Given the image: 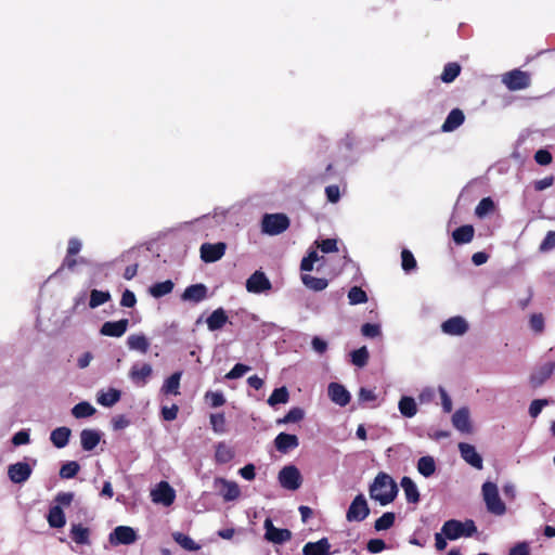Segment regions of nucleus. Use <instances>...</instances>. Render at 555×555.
<instances>
[{"mask_svg":"<svg viewBox=\"0 0 555 555\" xmlns=\"http://www.w3.org/2000/svg\"><path fill=\"white\" fill-rule=\"evenodd\" d=\"M111 300L108 292L92 289L90 294L89 307L91 309L98 308Z\"/></svg>","mask_w":555,"mask_h":555,"instance_id":"43","label":"nucleus"},{"mask_svg":"<svg viewBox=\"0 0 555 555\" xmlns=\"http://www.w3.org/2000/svg\"><path fill=\"white\" fill-rule=\"evenodd\" d=\"M555 248V231H548L540 245V250L547 251Z\"/></svg>","mask_w":555,"mask_h":555,"instance_id":"62","label":"nucleus"},{"mask_svg":"<svg viewBox=\"0 0 555 555\" xmlns=\"http://www.w3.org/2000/svg\"><path fill=\"white\" fill-rule=\"evenodd\" d=\"M401 266L405 272H411L416 269V260L409 249H403L401 251Z\"/></svg>","mask_w":555,"mask_h":555,"instance_id":"53","label":"nucleus"},{"mask_svg":"<svg viewBox=\"0 0 555 555\" xmlns=\"http://www.w3.org/2000/svg\"><path fill=\"white\" fill-rule=\"evenodd\" d=\"M250 367L248 365L237 363L225 375L228 379H236L246 374Z\"/></svg>","mask_w":555,"mask_h":555,"instance_id":"57","label":"nucleus"},{"mask_svg":"<svg viewBox=\"0 0 555 555\" xmlns=\"http://www.w3.org/2000/svg\"><path fill=\"white\" fill-rule=\"evenodd\" d=\"M266 539L275 544H282L292 538V532L288 529H280L273 526L271 519L264 520Z\"/></svg>","mask_w":555,"mask_h":555,"instance_id":"16","label":"nucleus"},{"mask_svg":"<svg viewBox=\"0 0 555 555\" xmlns=\"http://www.w3.org/2000/svg\"><path fill=\"white\" fill-rule=\"evenodd\" d=\"M464 113L459 108H454L447 116L443 125L441 126V130L443 132L454 131L464 122Z\"/></svg>","mask_w":555,"mask_h":555,"instance_id":"27","label":"nucleus"},{"mask_svg":"<svg viewBox=\"0 0 555 555\" xmlns=\"http://www.w3.org/2000/svg\"><path fill=\"white\" fill-rule=\"evenodd\" d=\"M363 336L374 338L380 335V326L378 324L365 323L361 327Z\"/></svg>","mask_w":555,"mask_h":555,"instance_id":"59","label":"nucleus"},{"mask_svg":"<svg viewBox=\"0 0 555 555\" xmlns=\"http://www.w3.org/2000/svg\"><path fill=\"white\" fill-rule=\"evenodd\" d=\"M552 155L548 151L546 150H539L535 152L534 154V160L541 165V166H546V165H550L552 163Z\"/></svg>","mask_w":555,"mask_h":555,"instance_id":"61","label":"nucleus"},{"mask_svg":"<svg viewBox=\"0 0 555 555\" xmlns=\"http://www.w3.org/2000/svg\"><path fill=\"white\" fill-rule=\"evenodd\" d=\"M301 282L307 288L314 292H321L328 285V281L326 279L315 278L310 274H302Z\"/></svg>","mask_w":555,"mask_h":555,"instance_id":"36","label":"nucleus"},{"mask_svg":"<svg viewBox=\"0 0 555 555\" xmlns=\"http://www.w3.org/2000/svg\"><path fill=\"white\" fill-rule=\"evenodd\" d=\"M205 399L212 408H219L225 403V398L220 391H208L205 395Z\"/></svg>","mask_w":555,"mask_h":555,"instance_id":"55","label":"nucleus"},{"mask_svg":"<svg viewBox=\"0 0 555 555\" xmlns=\"http://www.w3.org/2000/svg\"><path fill=\"white\" fill-rule=\"evenodd\" d=\"M452 425L461 433H469L472 429L469 411L467 408H461L452 415Z\"/></svg>","mask_w":555,"mask_h":555,"instance_id":"22","label":"nucleus"},{"mask_svg":"<svg viewBox=\"0 0 555 555\" xmlns=\"http://www.w3.org/2000/svg\"><path fill=\"white\" fill-rule=\"evenodd\" d=\"M234 457L233 449L224 442L216 446L215 460L219 464L229 463Z\"/></svg>","mask_w":555,"mask_h":555,"instance_id":"39","label":"nucleus"},{"mask_svg":"<svg viewBox=\"0 0 555 555\" xmlns=\"http://www.w3.org/2000/svg\"><path fill=\"white\" fill-rule=\"evenodd\" d=\"M370 514V508L366 502V499L363 494H358L353 501L351 502L346 518L348 521H362Z\"/></svg>","mask_w":555,"mask_h":555,"instance_id":"9","label":"nucleus"},{"mask_svg":"<svg viewBox=\"0 0 555 555\" xmlns=\"http://www.w3.org/2000/svg\"><path fill=\"white\" fill-rule=\"evenodd\" d=\"M459 450H460L462 459L466 463H468L469 465H472L473 467H475L477 469L482 468V457L477 452L476 448L473 444L466 443V442H461V443H459Z\"/></svg>","mask_w":555,"mask_h":555,"instance_id":"19","label":"nucleus"},{"mask_svg":"<svg viewBox=\"0 0 555 555\" xmlns=\"http://www.w3.org/2000/svg\"><path fill=\"white\" fill-rule=\"evenodd\" d=\"M305 417V411L301 408H292L282 418L276 420L278 425L297 423Z\"/></svg>","mask_w":555,"mask_h":555,"instance_id":"44","label":"nucleus"},{"mask_svg":"<svg viewBox=\"0 0 555 555\" xmlns=\"http://www.w3.org/2000/svg\"><path fill=\"white\" fill-rule=\"evenodd\" d=\"M475 230L473 225L466 224L455 229L452 233L453 241L461 245L472 242Z\"/></svg>","mask_w":555,"mask_h":555,"instance_id":"33","label":"nucleus"},{"mask_svg":"<svg viewBox=\"0 0 555 555\" xmlns=\"http://www.w3.org/2000/svg\"><path fill=\"white\" fill-rule=\"evenodd\" d=\"M101 436L98 430L83 429L80 433V443L85 451L93 450L100 442Z\"/></svg>","mask_w":555,"mask_h":555,"instance_id":"30","label":"nucleus"},{"mask_svg":"<svg viewBox=\"0 0 555 555\" xmlns=\"http://www.w3.org/2000/svg\"><path fill=\"white\" fill-rule=\"evenodd\" d=\"M153 374V367L149 363H134L129 371V378L138 386L143 387L147 384Z\"/></svg>","mask_w":555,"mask_h":555,"instance_id":"12","label":"nucleus"},{"mask_svg":"<svg viewBox=\"0 0 555 555\" xmlns=\"http://www.w3.org/2000/svg\"><path fill=\"white\" fill-rule=\"evenodd\" d=\"M129 320L107 321L100 328V334L108 337H121L128 330Z\"/></svg>","mask_w":555,"mask_h":555,"instance_id":"17","label":"nucleus"},{"mask_svg":"<svg viewBox=\"0 0 555 555\" xmlns=\"http://www.w3.org/2000/svg\"><path fill=\"white\" fill-rule=\"evenodd\" d=\"M330 399L339 406H346L350 402L349 391L338 383H331L328 385Z\"/></svg>","mask_w":555,"mask_h":555,"instance_id":"20","label":"nucleus"},{"mask_svg":"<svg viewBox=\"0 0 555 555\" xmlns=\"http://www.w3.org/2000/svg\"><path fill=\"white\" fill-rule=\"evenodd\" d=\"M529 324L531 330L541 334L544 331V318L541 313H533L529 319Z\"/></svg>","mask_w":555,"mask_h":555,"instance_id":"56","label":"nucleus"},{"mask_svg":"<svg viewBox=\"0 0 555 555\" xmlns=\"http://www.w3.org/2000/svg\"><path fill=\"white\" fill-rule=\"evenodd\" d=\"M48 522L52 528H62L66 524V518L61 506L55 505L49 509Z\"/></svg>","mask_w":555,"mask_h":555,"instance_id":"35","label":"nucleus"},{"mask_svg":"<svg viewBox=\"0 0 555 555\" xmlns=\"http://www.w3.org/2000/svg\"><path fill=\"white\" fill-rule=\"evenodd\" d=\"M172 538L182 548L186 551L195 552L201 548L198 543L182 532H173Z\"/></svg>","mask_w":555,"mask_h":555,"instance_id":"40","label":"nucleus"},{"mask_svg":"<svg viewBox=\"0 0 555 555\" xmlns=\"http://www.w3.org/2000/svg\"><path fill=\"white\" fill-rule=\"evenodd\" d=\"M289 227V219L284 214H266L261 221V232L268 235H279Z\"/></svg>","mask_w":555,"mask_h":555,"instance_id":"4","label":"nucleus"},{"mask_svg":"<svg viewBox=\"0 0 555 555\" xmlns=\"http://www.w3.org/2000/svg\"><path fill=\"white\" fill-rule=\"evenodd\" d=\"M555 370V362H548L543 365L537 374L532 375L531 380L534 385H541L545 379H547Z\"/></svg>","mask_w":555,"mask_h":555,"instance_id":"45","label":"nucleus"},{"mask_svg":"<svg viewBox=\"0 0 555 555\" xmlns=\"http://www.w3.org/2000/svg\"><path fill=\"white\" fill-rule=\"evenodd\" d=\"M94 413H95V409L93 408V405H91L87 401L79 402L76 405H74V408L72 409V414L76 418L90 417Z\"/></svg>","mask_w":555,"mask_h":555,"instance_id":"42","label":"nucleus"},{"mask_svg":"<svg viewBox=\"0 0 555 555\" xmlns=\"http://www.w3.org/2000/svg\"><path fill=\"white\" fill-rule=\"evenodd\" d=\"M416 467L417 472L425 478L431 477L437 468L436 461L430 455L420 457Z\"/></svg>","mask_w":555,"mask_h":555,"instance_id":"31","label":"nucleus"},{"mask_svg":"<svg viewBox=\"0 0 555 555\" xmlns=\"http://www.w3.org/2000/svg\"><path fill=\"white\" fill-rule=\"evenodd\" d=\"M90 531L87 527L80 524H75L70 528V537L77 544H89L90 543Z\"/></svg>","mask_w":555,"mask_h":555,"instance_id":"37","label":"nucleus"},{"mask_svg":"<svg viewBox=\"0 0 555 555\" xmlns=\"http://www.w3.org/2000/svg\"><path fill=\"white\" fill-rule=\"evenodd\" d=\"M210 425L212 430L217 434H222L225 430V417L222 413L210 415Z\"/></svg>","mask_w":555,"mask_h":555,"instance_id":"54","label":"nucleus"},{"mask_svg":"<svg viewBox=\"0 0 555 555\" xmlns=\"http://www.w3.org/2000/svg\"><path fill=\"white\" fill-rule=\"evenodd\" d=\"M366 547L370 553L376 554L386 548V543L382 539H371Z\"/></svg>","mask_w":555,"mask_h":555,"instance_id":"64","label":"nucleus"},{"mask_svg":"<svg viewBox=\"0 0 555 555\" xmlns=\"http://www.w3.org/2000/svg\"><path fill=\"white\" fill-rule=\"evenodd\" d=\"M398 409L404 417L409 418L415 416L417 413V405L414 398L408 396H403L400 399L398 403Z\"/></svg>","mask_w":555,"mask_h":555,"instance_id":"34","label":"nucleus"},{"mask_svg":"<svg viewBox=\"0 0 555 555\" xmlns=\"http://www.w3.org/2000/svg\"><path fill=\"white\" fill-rule=\"evenodd\" d=\"M401 488L404 492L405 500L409 503L416 504L420 502V491L416 483L410 478L404 476L400 481Z\"/></svg>","mask_w":555,"mask_h":555,"instance_id":"28","label":"nucleus"},{"mask_svg":"<svg viewBox=\"0 0 555 555\" xmlns=\"http://www.w3.org/2000/svg\"><path fill=\"white\" fill-rule=\"evenodd\" d=\"M108 540L114 546L130 545L138 540V534L132 527L118 526L109 533Z\"/></svg>","mask_w":555,"mask_h":555,"instance_id":"8","label":"nucleus"},{"mask_svg":"<svg viewBox=\"0 0 555 555\" xmlns=\"http://www.w3.org/2000/svg\"><path fill=\"white\" fill-rule=\"evenodd\" d=\"M315 243L318 245V248L323 254L335 253L338 250L337 241L334 238H326V240H322L321 242H315Z\"/></svg>","mask_w":555,"mask_h":555,"instance_id":"58","label":"nucleus"},{"mask_svg":"<svg viewBox=\"0 0 555 555\" xmlns=\"http://www.w3.org/2000/svg\"><path fill=\"white\" fill-rule=\"evenodd\" d=\"M151 499L155 504L170 506L175 502L176 491L167 481H160L151 490Z\"/></svg>","mask_w":555,"mask_h":555,"instance_id":"6","label":"nucleus"},{"mask_svg":"<svg viewBox=\"0 0 555 555\" xmlns=\"http://www.w3.org/2000/svg\"><path fill=\"white\" fill-rule=\"evenodd\" d=\"M289 400V392L285 386L276 388L268 398V404L270 406H275L276 404H285Z\"/></svg>","mask_w":555,"mask_h":555,"instance_id":"41","label":"nucleus"},{"mask_svg":"<svg viewBox=\"0 0 555 555\" xmlns=\"http://www.w3.org/2000/svg\"><path fill=\"white\" fill-rule=\"evenodd\" d=\"M137 304V298L133 292L126 289L122 293L121 299H120V306L126 308H132Z\"/></svg>","mask_w":555,"mask_h":555,"instance_id":"63","label":"nucleus"},{"mask_svg":"<svg viewBox=\"0 0 555 555\" xmlns=\"http://www.w3.org/2000/svg\"><path fill=\"white\" fill-rule=\"evenodd\" d=\"M397 493V483L386 473H379L370 487V496L383 506L391 503Z\"/></svg>","mask_w":555,"mask_h":555,"instance_id":"1","label":"nucleus"},{"mask_svg":"<svg viewBox=\"0 0 555 555\" xmlns=\"http://www.w3.org/2000/svg\"><path fill=\"white\" fill-rule=\"evenodd\" d=\"M181 376V372H176L171 374L168 378H166L160 389L162 392L165 395H179Z\"/></svg>","mask_w":555,"mask_h":555,"instance_id":"32","label":"nucleus"},{"mask_svg":"<svg viewBox=\"0 0 555 555\" xmlns=\"http://www.w3.org/2000/svg\"><path fill=\"white\" fill-rule=\"evenodd\" d=\"M121 398V391L116 388H108L107 390H100L96 395V402L105 408H111L116 404Z\"/></svg>","mask_w":555,"mask_h":555,"instance_id":"25","label":"nucleus"},{"mask_svg":"<svg viewBox=\"0 0 555 555\" xmlns=\"http://www.w3.org/2000/svg\"><path fill=\"white\" fill-rule=\"evenodd\" d=\"M173 286L175 285L171 280H166V281L157 282V283L153 284L150 287L149 292L152 297L160 298L163 296L170 294L173 289Z\"/></svg>","mask_w":555,"mask_h":555,"instance_id":"38","label":"nucleus"},{"mask_svg":"<svg viewBox=\"0 0 555 555\" xmlns=\"http://www.w3.org/2000/svg\"><path fill=\"white\" fill-rule=\"evenodd\" d=\"M502 82L511 91L522 90L529 87L530 76L526 72L514 69L503 75Z\"/></svg>","mask_w":555,"mask_h":555,"instance_id":"7","label":"nucleus"},{"mask_svg":"<svg viewBox=\"0 0 555 555\" xmlns=\"http://www.w3.org/2000/svg\"><path fill=\"white\" fill-rule=\"evenodd\" d=\"M70 434L72 431L68 427H57L51 431L50 440L55 448L62 449L68 444Z\"/></svg>","mask_w":555,"mask_h":555,"instance_id":"29","label":"nucleus"},{"mask_svg":"<svg viewBox=\"0 0 555 555\" xmlns=\"http://www.w3.org/2000/svg\"><path fill=\"white\" fill-rule=\"evenodd\" d=\"M80 469V465L76 461H70L62 465L60 476L64 479L74 478Z\"/></svg>","mask_w":555,"mask_h":555,"instance_id":"51","label":"nucleus"},{"mask_svg":"<svg viewBox=\"0 0 555 555\" xmlns=\"http://www.w3.org/2000/svg\"><path fill=\"white\" fill-rule=\"evenodd\" d=\"M325 261V258L319 256L318 251L311 250L306 257L302 258L300 263V269L302 271H311L313 270V266L317 261Z\"/></svg>","mask_w":555,"mask_h":555,"instance_id":"49","label":"nucleus"},{"mask_svg":"<svg viewBox=\"0 0 555 555\" xmlns=\"http://www.w3.org/2000/svg\"><path fill=\"white\" fill-rule=\"evenodd\" d=\"M33 473V466L27 462H17L8 467V476L14 483L26 482Z\"/></svg>","mask_w":555,"mask_h":555,"instance_id":"13","label":"nucleus"},{"mask_svg":"<svg viewBox=\"0 0 555 555\" xmlns=\"http://www.w3.org/2000/svg\"><path fill=\"white\" fill-rule=\"evenodd\" d=\"M278 480L283 489L296 491L301 487L302 476L295 465H286L279 472Z\"/></svg>","mask_w":555,"mask_h":555,"instance_id":"5","label":"nucleus"},{"mask_svg":"<svg viewBox=\"0 0 555 555\" xmlns=\"http://www.w3.org/2000/svg\"><path fill=\"white\" fill-rule=\"evenodd\" d=\"M350 356L352 364L359 367L365 366L369 361V351L366 347H361L357 350H353Z\"/></svg>","mask_w":555,"mask_h":555,"instance_id":"47","label":"nucleus"},{"mask_svg":"<svg viewBox=\"0 0 555 555\" xmlns=\"http://www.w3.org/2000/svg\"><path fill=\"white\" fill-rule=\"evenodd\" d=\"M331 544L326 538H322L317 542H308L304 548V555H331Z\"/></svg>","mask_w":555,"mask_h":555,"instance_id":"23","label":"nucleus"},{"mask_svg":"<svg viewBox=\"0 0 555 555\" xmlns=\"http://www.w3.org/2000/svg\"><path fill=\"white\" fill-rule=\"evenodd\" d=\"M348 299L350 305L364 304L367 301V295L362 288L353 286L348 292Z\"/></svg>","mask_w":555,"mask_h":555,"instance_id":"52","label":"nucleus"},{"mask_svg":"<svg viewBox=\"0 0 555 555\" xmlns=\"http://www.w3.org/2000/svg\"><path fill=\"white\" fill-rule=\"evenodd\" d=\"M494 209V203L490 197L482 198L475 209V214L478 218H485L487 215L492 212Z\"/></svg>","mask_w":555,"mask_h":555,"instance_id":"50","label":"nucleus"},{"mask_svg":"<svg viewBox=\"0 0 555 555\" xmlns=\"http://www.w3.org/2000/svg\"><path fill=\"white\" fill-rule=\"evenodd\" d=\"M214 487L219 490V494L227 502L234 501L241 495L238 485L222 477L215 478Z\"/></svg>","mask_w":555,"mask_h":555,"instance_id":"11","label":"nucleus"},{"mask_svg":"<svg viewBox=\"0 0 555 555\" xmlns=\"http://www.w3.org/2000/svg\"><path fill=\"white\" fill-rule=\"evenodd\" d=\"M395 514L391 512L384 513L379 518L375 520L374 528L377 531L389 529L395 522Z\"/></svg>","mask_w":555,"mask_h":555,"instance_id":"46","label":"nucleus"},{"mask_svg":"<svg viewBox=\"0 0 555 555\" xmlns=\"http://www.w3.org/2000/svg\"><path fill=\"white\" fill-rule=\"evenodd\" d=\"M227 249L225 243L216 244L204 243L201 246V258L206 263L216 262L224 256Z\"/></svg>","mask_w":555,"mask_h":555,"instance_id":"14","label":"nucleus"},{"mask_svg":"<svg viewBox=\"0 0 555 555\" xmlns=\"http://www.w3.org/2000/svg\"><path fill=\"white\" fill-rule=\"evenodd\" d=\"M548 404V401L546 399H537L533 400L529 406V414L531 417H537L542 409Z\"/></svg>","mask_w":555,"mask_h":555,"instance_id":"60","label":"nucleus"},{"mask_svg":"<svg viewBox=\"0 0 555 555\" xmlns=\"http://www.w3.org/2000/svg\"><path fill=\"white\" fill-rule=\"evenodd\" d=\"M299 444L298 438L295 435L281 433L274 439V446L281 453H286L292 449L297 448Z\"/></svg>","mask_w":555,"mask_h":555,"instance_id":"21","label":"nucleus"},{"mask_svg":"<svg viewBox=\"0 0 555 555\" xmlns=\"http://www.w3.org/2000/svg\"><path fill=\"white\" fill-rule=\"evenodd\" d=\"M208 288L205 284L198 283L188 286L183 294L181 295V299L183 301L198 304L207 298Z\"/></svg>","mask_w":555,"mask_h":555,"instance_id":"18","label":"nucleus"},{"mask_svg":"<svg viewBox=\"0 0 555 555\" xmlns=\"http://www.w3.org/2000/svg\"><path fill=\"white\" fill-rule=\"evenodd\" d=\"M461 72V67L456 63H449L444 66V69L441 74V80L443 82H452Z\"/></svg>","mask_w":555,"mask_h":555,"instance_id":"48","label":"nucleus"},{"mask_svg":"<svg viewBox=\"0 0 555 555\" xmlns=\"http://www.w3.org/2000/svg\"><path fill=\"white\" fill-rule=\"evenodd\" d=\"M441 531L449 540H457L462 537H472L476 533L477 528L472 519L465 521L450 519L442 525Z\"/></svg>","mask_w":555,"mask_h":555,"instance_id":"3","label":"nucleus"},{"mask_svg":"<svg viewBox=\"0 0 555 555\" xmlns=\"http://www.w3.org/2000/svg\"><path fill=\"white\" fill-rule=\"evenodd\" d=\"M272 288L270 280L264 272L257 270L246 280V289L251 294H261Z\"/></svg>","mask_w":555,"mask_h":555,"instance_id":"10","label":"nucleus"},{"mask_svg":"<svg viewBox=\"0 0 555 555\" xmlns=\"http://www.w3.org/2000/svg\"><path fill=\"white\" fill-rule=\"evenodd\" d=\"M127 347L129 350L145 354L150 349V341L143 333L132 334L127 338Z\"/></svg>","mask_w":555,"mask_h":555,"instance_id":"26","label":"nucleus"},{"mask_svg":"<svg viewBox=\"0 0 555 555\" xmlns=\"http://www.w3.org/2000/svg\"><path fill=\"white\" fill-rule=\"evenodd\" d=\"M481 494L487 511L495 516H502L506 513V505L502 501L496 483L492 481L483 482Z\"/></svg>","mask_w":555,"mask_h":555,"instance_id":"2","label":"nucleus"},{"mask_svg":"<svg viewBox=\"0 0 555 555\" xmlns=\"http://www.w3.org/2000/svg\"><path fill=\"white\" fill-rule=\"evenodd\" d=\"M467 321L460 315L452 317L441 324V331L450 336H462L468 331Z\"/></svg>","mask_w":555,"mask_h":555,"instance_id":"15","label":"nucleus"},{"mask_svg":"<svg viewBox=\"0 0 555 555\" xmlns=\"http://www.w3.org/2000/svg\"><path fill=\"white\" fill-rule=\"evenodd\" d=\"M228 321L229 318L225 310L223 308H218L206 319V324L209 331L215 332L221 330Z\"/></svg>","mask_w":555,"mask_h":555,"instance_id":"24","label":"nucleus"}]
</instances>
